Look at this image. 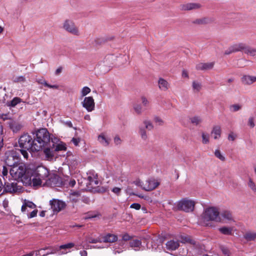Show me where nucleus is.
I'll list each match as a JSON object with an SVG mask.
<instances>
[{
    "mask_svg": "<svg viewBox=\"0 0 256 256\" xmlns=\"http://www.w3.org/2000/svg\"><path fill=\"white\" fill-rule=\"evenodd\" d=\"M63 28L67 32L76 36L80 35L78 28L76 26L75 23L72 20H66L62 24Z\"/></svg>",
    "mask_w": 256,
    "mask_h": 256,
    "instance_id": "nucleus-10",
    "label": "nucleus"
},
{
    "mask_svg": "<svg viewBox=\"0 0 256 256\" xmlns=\"http://www.w3.org/2000/svg\"><path fill=\"white\" fill-rule=\"evenodd\" d=\"M26 167L23 164H17L11 168L10 174L12 178L16 180H22L26 173Z\"/></svg>",
    "mask_w": 256,
    "mask_h": 256,
    "instance_id": "nucleus-4",
    "label": "nucleus"
},
{
    "mask_svg": "<svg viewBox=\"0 0 256 256\" xmlns=\"http://www.w3.org/2000/svg\"><path fill=\"white\" fill-rule=\"evenodd\" d=\"M248 186L252 190V191L254 192H256V185L254 182L251 178H248Z\"/></svg>",
    "mask_w": 256,
    "mask_h": 256,
    "instance_id": "nucleus-42",
    "label": "nucleus"
},
{
    "mask_svg": "<svg viewBox=\"0 0 256 256\" xmlns=\"http://www.w3.org/2000/svg\"><path fill=\"white\" fill-rule=\"evenodd\" d=\"M12 115L10 114H2L0 115V117L3 120H12Z\"/></svg>",
    "mask_w": 256,
    "mask_h": 256,
    "instance_id": "nucleus-52",
    "label": "nucleus"
},
{
    "mask_svg": "<svg viewBox=\"0 0 256 256\" xmlns=\"http://www.w3.org/2000/svg\"><path fill=\"white\" fill-rule=\"evenodd\" d=\"M81 104L88 112H91L95 108V102L92 96L85 97Z\"/></svg>",
    "mask_w": 256,
    "mask_h": 256,
    "instance_id": "nucleus-13",
    "label": "nucleus"
},
{
    "mask_svg": "<svg viewBox=\"0 0 256 256\" xmlns=\"http://www.w3.org/2000/svg\"><path fill=\"white\" fill-rule=\"evenodd\" d=\"M90 88L89 87L84 86V88H82L80 91L81 96H86L90 92Z\"/></svg>",
    "mask_w": 256,
    "mask_h": 256,
    "instance_id": "nucleus-47",
    "label": "nucleus"
},
{
    "mask_svg": "<svg viewBox=\"0 0 256 256\" xmlns=\"http://www.w3.org/2000/svg\"><path fill=\"white\" fill-rule=\"evenodd\" d=\"M244 238L247 241H253L256 240V232H247L244 235Z\"/></svg>",
    "mask_w": 256,
    "mask_h": 256,
    "instance_id": "nucleus-31",
    "label": "nucleus"
},
{
    "mask_svg": "<svg viewBox=\"0 0 256 256\" xmlns=\"http://www.w3.org/2000/svg\"><path fill=\"white\" fill-rule=\"evenodd\" d=\"M0 172L2 174L1 176H2L4 182L6 181L7 178L10 180V176L8 175L10 170L6 166H3L2 170H0Z\"/></svg>",
    "mask_w": 256,
    "mask_h": 256,
    "instance_id": "nucleus-34",
    "label": "nucleus"
},
{
    "mask_svg": "<svg viewBox=\"0 0 256 256\" xmlns=\"http://www.w3.org/2000/svg\"><path fill=\"white\" fill-rule=\"evenodd\" d=\"M36 207V206L32 202L24 200V204L22 206V212H25L26 210L28 208H34Z\"/></svg>",
    "mask_w": 256,
    "mask_h": 256,
    "instance_id": "nucleus-29",
    "label": "nucleus"
},
{
    "mask_svg": "<svg viewBox=\"0 0 256 256\" xmlns=\"http://www.w3.org/2000/svg\"><path fill=\"white\" fill-rule=\"evenodd\" d=\"M54 150H51V148H47L44 149V153L45 155L46 158L48 160H52L53 159L54 156Z\"/></svg>",
    "mask_w": 256,
    "mask_h": 256,
    "instance_id": "nucleus-32",
    "label": "nucleus"
},
{
    "mask_svg": "<svg viewBox=\"0 0 256 256\" xmlns=\"http://www.w3.org/2000/svg\"><path fill=\"white\" fill-rule=\"evenodd\" d=\"M42 178L38 176V178H34L32 180V183L34 186H40L42 183Z\"/></svg>",
    "mask_w": 256,
    "mask_h": 256,
    "instance_id": "nucleus-48",
    "label": "nucleus"
},
{
    "mask_svg": "<svg viewBox=\"0 0 256 256\" xmlns=\"http://www.w3.org/2000/svg\"><path fill=\"white\" fill-rule=\"evenodd\" d=\"M190 248L191 249L190 252H192L193 256H200L202 254L204 250V246L196 241V244L192 245Z\"/></svg>",
    "mask_w": 256,
    "mask_h": 256,
    "instance_id": "nucleus-17",
    "label": "nucleus"
},
{
    "mask_svg": "<svg viewBox=\"0 0 256 256\" xmlns=\"http://www.w3.org/2000/svg\"><path fill=\"white\" fill-rule=\"evenodd\" d=\"M36 172L38 176L39 177L42 178V179L43 180H46V181L50 176L48 170L44 166L38 168Z\"/></svg>",
    "mask_w": 256,
    "mask_h": 256,
    "instance_id": "nucleus-18",
    "label": "nucleus"
},
{
    "mask_svg": "<svg viewBox=\"0 0 256 256\" xmlns=\"http://www.w3.org/2000/svg\"><path fill=\"white\" fill-rule=\"evenodd\" d=\"M244 52L250 56H256V48H251L246 45Z\"/></svg>",
    "mask_w": 256,
    "mask_h": 256,
    "instance_id": "nucleus-37",
    "label": "nucleus"
},
{
    "mask_svg": "<svg viewBox=\"0 0 256 256\" xmlns=\"http://www.w3.org/2000/svg\"><path fill=\"white\" fill-rule=\"evenodd\" d=\"M215 156L222 161L225 160V157L221 154L219 150H216L214 152Z\"/></svg>",
    "mask_w": 256,
    "mask_h": 256,
    "instance_id": "nucleus-49",
    "label": "nucleus"
},
{
    "mask_svg": "<svg viewBox=\"0 0 256 256\" xmlns=\"http://www.w3.org/2000/svg\"><path fill=\"white\" fill-rule=\"evenodd\" d=\"M154 120V122L158 126H162L164 124V120L158 116H155Z\"/></svg>",
    "mask_w": 256,
    "mask_h": 256,
    "instance_id": "nucleus-51",
    "label": "nucleus"
},
{
    "mask_svg": "<svg viewBox=\"0 0 256 256\" xmlns=\"http://www.w3.org/2000/svg\"><path fill=\"white\" fill-rule=\"evenodd\" d=\"M36 82L38 84H44L46 86L48 85L47 82L43 78L36 79Z\"/></svg>",
    "mask_w": 256,
    "mask_h": 256,
    "instance_id": "nucleus-60",
    "label": "nucleus"
},
{
    "mask_svg": "<svg viewBox=\"0 0 256 256\" xmlns=\"http://www.w3.org/2000/svg\"><path fill=\"white\" fill-rule=\"evenodd\" d=\"M195 204V202L192 200L183 198L178 202L177 208L178 210L185 212H191L194 210Z\"/></svg>",
    "mask_w": 256,
    "mask_h": 256,
    "instance_id": "nucleus-8",
    "label": "nucleus"
},
{
    "mask_svg": "<svg viewBox=\"0 0 256 256\" xmlns=\"http://www.w3.org/2000/svg\"><path fill=\"white\" fill-rule=\"evenodd\" d=\"M166 245V248L170 250H174L180 246L178 241L174 240L168 241Z\"/></svg>",
    "mask_w": 256,
    "mask_h": 256,
    "instance_id": "nucleus-23",
    "label": "nucleus"
},
{
    "mask_svg": "<svg viewBox=\"0 0 256 256\" xmlns=\"http://www.w3.org/2000/svg\"><path fill=\"white\" fill-rule=\"evenodd\" d=\"M134 183L137 186H140L142 188L144 186V185L143 182L140 181V180L138 179L134 182Z\"/></svg>",
    "mask_w": 256,
    "mask_h": 256,
    "instance_id": "nucleus-61",
    "label": "nucleus"
},
{
    "mask_svg": "<svg viewBox=\"0 0 256 256\" xmlns=\"http://www.w3.org/2000/svg\"><path fill=\"white\" fill-rule=\"evenodd\" d=\"M8 124L10 129L12 130L14 132H17L20 130L22 128V125L20 123L14 120H10L8 122Z\"/></svg>",
    "mask_w": 256,
    "mask_h": 256,
    "instance_id": "nucleus-22",
    "label": "nucleus"
},
{
    "mask_svg": "<svg viewBox=\"0 0 256 256\" xmlns=\"http://www.w3.org/2000/svg\"><path fill=\"white\" fill-rule=\"evenodd\" d=\"M130 245L135 250H138L142 245V242L138 240H133L130 242Z\"/></svg>",
    "mask_w": 256,
    "mask_h": 256,
    "instance_id": "nucleus-33",
    "label": "nucleus"
},
{
    "mask_svg": "<svg viewBox=\"0 0 256 256\" xmlns=\"http://www.w3.org/2000/svg\"><path fill=\"white\" fill-rule=\"evenodd\" d=\"M214 65V62L206 63H199L196 65V68L197 70H206L212 69Z\"/></svg>",
    "mask_w": 256,
    "mask_h": 256,
    "instance_id": "nucleus-19",
    "label": "nucleus"
},
{
    "mask_svg": "<svg viewBox=\"0 0 256 256\" xmlns=\"http://www.w3.org/2000/svg\"><path fill=\"white\" fill-rule=\"evenodd\" d=\"M192 88L194 92H198L202 89V84L198 81H193L192 82Z\"/></svg>",
    "mask_w": 256,
    "mask_h": 256,
    "instance_id": "nucleus-38",
    "label": "nucleus"
},
{
    "mask_svg": "<svg viewBox=\"0 0 256 256\" xmlns=\"http://www.w3.org/2000/svg\"><path fill=\"white\" fill-rule=\"evenodd\" d=\"M211 134L214 136L215 140L218 139L221 135L220 127L218 126H214L211 132Z\"/></svg>",
    "mask_w": 256,
    "mask_h": 256,
    "instance_id": "nucleus-27",
    "label": "nucleus"
},
{
    "mask_svg": "<svg viewBox=\"0 0 256 256\" xmlns=\"http://www.w3.org/2000/svg\"><path fill=\"white\" fill-rule=\"evenodd\" d=\"M236 137V134L233 132H230L228 136V140L231 141H234Z\"/></svg>",
    "mask_w": 256,
    "mask_h": 256,
    "instance_id": "nucleus-62",
    "label": "nucleus"
},
{
    "mask_svg": "<svg viewBox=\"0 0 256 256\" xmlns=\"http://www.w3.org/2000/svg\"><path fill=\"white\" fill-rule=\"evenodd\" d=\"M46 182L51 186H60L62 184L61 178L55 174H50Z\"/></svg>",
    "mask_w": 256,
    "mask_h": 256,
    "instance_id": "nucleus-15",
    "label": "nucleus"
},
{
    "mask_svg": "<svg viewBox=\"0 0 256 256\" xmlns=\"http://www.w3.org/2000/svg\"><path fill=\"white\" fill-rule=\"evenodd\" d=\"M4 192L10 194L20 193L22 192V186L18 185L16 182L9 183L7 181L4 182L3 186Z\"/></svg>",
    "mask_w": 256,
    "mask_h": 256,
    "instance_id": "nucleus-11",
    "label": "nucleus"
},
{
    "mask_svg": "<svg viewBox=\"0 0 256 256\" xmlns=\"http://www.w3.org/2000/svg\"><path fill=\"white\" fill-rule=\"evenodd\" d=\"M54 213H58L62 210L66 206V204L63 201L58 199H52L50 201Z\"/></svg>",
    "mask_w": 256,
    "mask_h": 256,
    "instance_id": "nucleus-12",
    "label": "nucleus"
},
{
    "mask_svg": "<svg viewBox=\"0 0 256 256\" xmlns=\"http://www.w3.org/2000/svg\"><path fill=\"white\" fill-rule=\"evenodd\" d=\"M22 102V100L18 97L14 98L12 100L8 102L6 104L8 106L14 107L18 104Z\"/></svg>",
    "mask_w": 256,
    "mask_h": 256,
    "instance_id": "nucleus-35",
    "label": "nucleus"
},
{
    "mask_svg": "<svg viewBox=\"0 0 256 256\" xmlns=\"http://www.w3.org/2000/svg\"><path fill=\"white\" fill-rule=\"evenodd\" d=\"M66 146L65 144L61 142L56 145V147L54 148V151L58 152L61 150H66Z\"/></svg>",
    "mask_w": 256,
    "mask_h": 256,
    "instance_id": "nucleus-43",
    "label": "nucleus"
},
{
    "mask_svg": "<svg viewBox=\"0 0 256 256\" xmlns=\"http://www.w3.org/2000/svg\"><path fill=\"white\" fill-rule=\"evenodd\" d=\"M130 208L138 210L140 208V204L138 203H134L130 205Z\"/></svg>",
    "mask_w": 256,
    "mask_h": 256,
    "instance_id": "nucleus-63",
    "label": "nucleus"
},
{
    "mask_svg": "<svg viewBox=\"0 0 256 256\" xmlns=\"http://www.w3.org/2000/svg\"><path fill=\"white\" fill-rule=\"evenodd\" d=\"M5 156V162L10 167L17 165L20 160V155L16 150L6 152Z\"/></svg>",
    "mask_w": 256,
    "mask_h": 256,
    "instance_id": "nucleus-6",
    "label": "nucleus"
},
{
    "mask_svg": "<svg viewBox=\"0 0 256 256\" xmlns=\"http://www.w3.org/2000/svg\"><path fill=\"white\" fill-rule=\"evenodd\" d=\"M220 232L226 235H230L232 234V228L224 226L219 228Z\"/></svg>",
    "mask_w": 256,
    "mask_h": 256,
    "instance_id": "nucleus-40",
    "label": "nucleus"
},
{
    "mask_svg": "<svg viewBox=\"0 0 256 256\" xmlns=\"http://www.w3.org/2000/svg\"><path fill=\"white\" fill-rule=\"evenodd\" d=\"M194 24H204L206 23V18L202 19H198L194 21Z\"/></svg>",
    "mask_w": 256,
    "mask_h": 256,
    "instance_id": "nucleus-56",
    "label": "nucleus"
},
{
    "mask_svg": "<svg viewBox=\"0 0 256 256\" xmlns=\"http://www.w3.org/2000/svg\"><path fill=\"white\" fill-rule=\"evenodd\" d=\"M74 244L72 242L68 243L65 244L60 246L58 248H51L50 250L51 251H48L46 254H43L41 256H46L50 254H54L56 252L58 253V255H62L66 254L70 252V249L74 247Z\"/></svg>",
    "mask_w": 256,
    "mask_h": 256,
    "instance_id": "nucleus-7",
    "label": "nucleus"
},
{
    "mask_svg": "<svg viewBox=\"0 0 256 256\" xmlns=\"http://www.w3.org/2000/svg\"><path fill=\"white\" fill-rule=\"evenodd\" d=\"M142 104L143 106L146 108V109H148L150 108V102L144 96H142L140 98Z\"/></svg>",
    "mask_w": 256,
    "mask_h": 256,
    "instance_id": "nucleus-39",
    "label": "nucleus"
},
{
    "mask_svg": "<svg viewBox=\"0 0 256 256\" xmlns=\"http://www.w3.org/2000/svg\"><path fill=\"white\" fill-rule=\"evenodd\" d=\"M221 250L224 256H230L229 250L226 247H221Z\"/></svg>",
    "mask_w": 256,
    "mask_h": 256,
    "instance_id": "nucleus-55",
    "label": "nucleus"
},
{
    "mask_svg": "<svg viewBox=\"0 0 256 256\" xmlns=\"http://www.w3.org/2000/svg\"><path fill=\"white\" fill-rule=\"evenodd\" d=\"M202 142L204 144H206L209 142V135L204 133L202 134Z\"/></svg>",
    "mask_w": 256,
    "mask_h": 256,
    "instance_id": "nucleus-50",
    "label": "nucleus"
},
{
    "mask_svg": "<svg viewBox=\"0 0 256 256\" xmlns=\"http://www.w3.org/2000/svg\"><path fill=\"white\" fill-rule=\"evenodd\" d=\"M158 87L160 89L163 91H166L169 88V84L162 78H160L158 81Z\"/></svg>",
    "mask_w": 256,
    "mask_h": 256,
    "instance_id": "nucleus-25",
    "label": "nucleus"
},
{
    "mask_svg": "<svg viewBox=\"0 0 256 256\" xmlns=\"http://www.w3.org/2000/svg\"><path fill=\"white\" fill-rule=\"evenodd\" d=\"M143 124L144 126V128L148 130H151L154 128V126L152 122L150 120H145L143 122Z\"/></svg>",
    "mask_w": 256,
    "mask_h": 256,
    "instance_id": "nucleus-46",
    "label": "nucleus"
},
{
    "mask_svg": "<svg viewBox=\"0 0 256 256\" xmlns=\"http://www.w3.org/2000/svg\"><path fill=\"white\" fill-rule=\"evenodd\" d=\"M220 216L223 220L226 222H230L233 220V217L232 213L228 210H224L220 213Z\"/></svg>",
    "mask_w": 256,
    "mask_h": 256,
    "instance_id": "nucleus-28",
    "label": "nucleus"
},
{
    "mask_svg": "<svg viewBox=\"0 0 256 256\" xmlns=\"http://www.w3.org/2000/svg\"><path fill=\"white\" fill-rule=\"evenodd\" d=\"M201 5L198 3H188L182 6V10H190L198 9Z\"/></svg>",
    "mask_w": 256,
    "mask_h": 256,
    "instance_id": "nucleus-21",
    "label": "nucleus"
},
{
    "mask_svg": "<svg viewBox=\"0 0 256 256\" xmlns=\"http://www.w3.org/2000/svg\"><path fill=\"white\" fill-rule=\"evenodd\" d=\"M112 191L116 195L118 196L121 192V188L118 187H114L112 189Z\"/></svg>",
    "mask_w": 256,
    "mask_h": 256,
    "instance_id": "nucleus-59",
    "label": "nucleus"
},
{
    "mask_svg": "<svg viewBox=\"0 0 256 256\" xmlns=\"http://www.w3.org/2000/svg\"><path fill=\"white\" fill-rule=\"evenodd\" d=\"M98 140L103 146H106L110 144V139L107 138L104 134H100Z\"/></svg>",
    "mask_w": 256,
    "mask_h": 256,
    "instance_id": "nucleus-30",
    "label": "nucleus"
},
{
    "mask_svg": "<svg viewBox=\"0 0 256 256\" xmlns=\"http://www.w3.org/2000/svg\"><path fill=\"white\" fill-rule=\"evenodd\" d=\"M121 140L118 136H116L114 138V142L116 145L120 144L121 143Z\"/></svg>",
    "mask_w": 256,
    "mask_h": 256,
    "instance_id": "nucleus-64",
    "label": "nucleus"
},
{
    "mask_svg": "<svg viewBox=\"0 0 256 256\" xmlns=\"http://www.w3.org/2000/svg\"><path fill=\"white\" fill-rule=\"evenodd\" d=\"M86 175L87 176L84 178V180L86 181V184L87 188L90 190L98 184V175L93 170L88 171L86 173Z\"/></svg>",
    "mask_w": 256,
    "mask_h": 256,
    "instance_id": "nucleus-9",
    "label": "nucleus"
},
{
    "mask_svg": "<svg viewBox=\"0 0 256 256\" xmlns=\"http://www.w3.org/2000/svg\"><path fill=\"white\" fill-rule=\"evenodd\" d=\"M118 240V236L114 234H108L103 237L104 242H114Z\"/></svg>",
    "mask_w": 256,
    "mask_h": 256,
    "instance_id": "nucleus-24",
    "label": "nucleus"
},
{
    "mask_svg": "<svg viewBox=\"0 0 256 256\" xmlns=\"http://www.w3.org/2000/svg\"><path fill=\"white\" fill-rule=\"evenodd\" d=\"M241 81L244 85H250L256 82V76L244 74L241 78Z\"/></svg>",
    "mask_w": 256,
    "mask_h": 256,
    "instance_id": "nucleus-20",
    "label": "nucleus"
},
{
    "mask_svg": "<svg viewBox=\"0 0 256 256\" xmlns=\"http://www.w3.org/2000/svg\"><path fill=\"white\" fill-rule=\"evenodd\" d=\"M38 213L37 210H34L29 214H28V218H31L36 216Z\"/></svg>",
    "mask_w": 256,
    "mask_h": 256,
    "instance_id": "nucleus-57",
    "label": "nucleus"
},
{
    "mask_svg": "<svg viewBox=\"0 0 256 256\" xmlns=\"http://www.w3.org/2000/svg\"><path fill=\"white\" fill-rule=\"evenodd\" d=\"M181 240V242L182 243H188L191 245L196 244V241L192 239L188 236H182Z\"/></svg>",
    "mask_w": 256,
    "mask_h": 256,
    "instance_id": "nucleus-36",
    "label": "nucleus"
},
{
    "mask_svg": "<svg viewBox=\"0 0 256 256\" xmlns=\"http://www.w3.org/2000/svg\"><path fill=\"white\" fill-rule=\"evenodd\" d=\"M202 218L204 221H214L218 222L221 221L220 212L216 207H210L206 208L202 214Z\"/></svg>",
    "mask_w": 256,
    "mask_h": 256,
    "instance_id": "nucleus-3",
    "label": "nucleus"
},
{
    "mask_svg": "<svg viewBox=\"0 0 256 256\" xmlns=\"http://www.w3.org/2000/svg\"><path fill=\"white\" fill-rule=\"evenodd\" d=\"M134 110L138 114H140L142 112V107L141 106L137 104L134 106Z\"/></svg>",
    "mask_w": 256,
    "mask_h": 256,
    "instance_id": "nucleus-54",
    "label": "nucleus"
},
{
    "mask_svg": "<svg viewBox=\"0 0 256 256\" xmlns=\"http://www.w3.org/2000/svg\"><path fill=\"white\" fill-rule=\"evenodd\" d=\"M202 122V118L198 116H195L190 118V122L195 125L199 124Z\"/></svg>",
    "mask_w": 256,
    "mask_h": 256,
    "instance_id": "nucleus-45",
    "label": "nucleus"
},
{
    "mask_svg": "<svg viewBox=\"0 0 256 256\" xmlns=\"http://www.w3.org/2000/svg\"><path fill=\"white\" fill-rule=\"evenodd\" d=\"M102 240L100 238H90L88 240V242L90 244H96L97 242H100Z\"/></svg>",
    "mask_w": 256,
    "mask_h": 256,
    "instance_id": "nucleus-58",
    "label": "nucleus"
},
{
    "mask_svg": "<svg viewBox=\"0 0 256 256\" xmlns=\"http://www.w3.org/2000/svg\"><path fill=\"white\" fill-rule=\"evenodd\" d=\"M242 108V106L239 104H234L230 106V110L231 112H236Z\"/></svg>",
    "mask_w": 256,
    "mask_h": 256,
    "instance_id": "nucleus-44",
    "label": "nucleus"
},
{
    "mask_svg": "<svg viewBox=\"0 0 256 256\" xmlns=\"http://www.w3.org/2000/svg\"><path fill=\"white\" fill-rule=\"evenodd\" d=\"M246 45V44L242 42L234 44L230 46L224 52V54L228 55L233 52L242 50L244 52Z\"/></svg>",
    "mask_w": 256,
    "mask_h": 256,
    "instance_id": "nucleus-14",
    "label": "nucleus"
},
{
    "mask_svg": "<svg viewBox=\"0 0 256 256\" xmlns=\"http://www.w3.org/2000/svg\"><path fill=\"white\" fill-rule=\"evenodd\" d=\"M34 140L36 144L34 146V150L39 151L50 142V135L47 130L42 128L38 130L36 132Z\"/></svg>",
    "mask_w": 256,
    "mask_h": 256,
    "instance_id": "nucleus-2",
    "label": "nucleus"
},
{
    "mask_svg": "<svg viewBox=\"0 0 256 256\" xmlns=\"http://www.w3.org/2000/svg\"><path fill=\"white\" fill-rule=\"evenodd\" d=\"M36 144L34 138L28 134L21 136L18 140L19 146L21 148L20 152L26 159L28 158V151L30 152H38V150H34V146Z\"/></svg>",
    "mask_w": 256,
    "mask_h": 256,
    "instance_id": "nucleus-1",
    "label": "nucleus"
},
{
    "mask_svg": "<svg viewBox=\"0 0 256 256\" xmlns=\"http://www.w3.org/2000/svg\"><path fill=\"white\" fill-rule=\"evenodd\" d=\"M141 138L143 140H146L147 139V134H146V128H144L142 126H140L139 127V132H138Z\"/></svg>",
    "mask_w": 256,
    "mask_h": 256,
    "instance_id": "nucleus-41",
    "label": "nucleus"
},
{
    "mask_svg": "<svg viewBox=\"0 0 256 256\" xmlns=\"http://www.w3.org/2000/svg\"><path fill=\"white\" fill-rule=\"evenodd\" d=\"M116 57L114 54L106 56L104 60L100 62L98 64V68L102 72L106 73L108 72L112 67Z\"/></svg>",
    "mask_w": 256,
    "mask_h": 256,
    "instance_id": "nucleus-5",
    "label": "nucleus"
},
{
    "mask_svg": "<svg viewBox=\"0 0 256 256\" xmlns=\"http://www.w3.org/2000/svg\"><path fill=\"white\" fill-rule=\"evenodd\" d=\"M248 125L251 128H253L255 126L254 122V118L253 116H250L248 120Z\"/></svg>",
    "mask_w": 256,
    "mask_h": 256,
    "instance_id": "nucleus-53",
    "label": "nucleus"
},
{
    "mask_svg": "<svg viewBox=\"0 0 256 256\" xmlns=\"http://www.w3.org/2000/svg\"><path fill=\"white\" fill-rule=\"evenodd\" d=\"M81 198V192L80 191L72 192L70 194V198L74 202H78Z\"/></svg>",
    "mask_w": 256,
    "mask_h": 256,
    "instance_id": "nucleus-26",
    "label": "nucleus"
},
{
    "mask_svg": "<svg viewBox=\"0 0 256 256\" xmlns=\"http://www.w3.org/2000/svg\"><path fill=\"white\" fill-rule=\"evenodd\" d=\"M160 182L158 180L150 178L146 181L142 189L146 191H150L157 188Z\"/></svg>",
    "mask_w": 256,
    "mask_h": 256,
    "instance_id": "nucleus-16",
    "label": "nucleus"
}]
</instances>
